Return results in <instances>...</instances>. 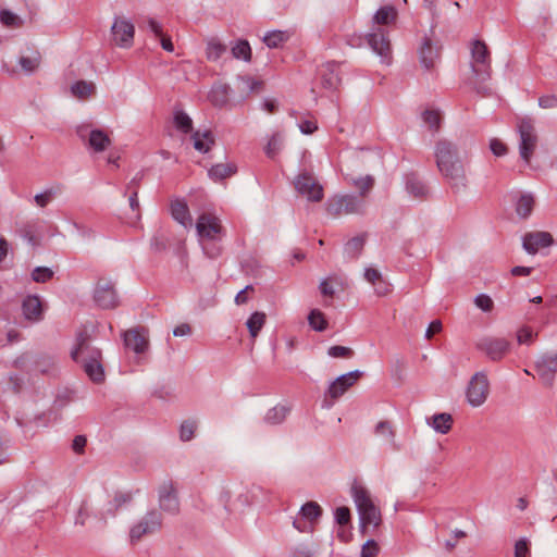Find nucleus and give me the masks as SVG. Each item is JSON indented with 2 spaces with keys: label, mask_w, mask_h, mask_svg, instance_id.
Instances as JSON below:
<instances>
[{
  "label": "nucleus",
  "mask_w": 557,
  "mask_h": 557,
  "mask_svg": "<svg viewBox=\"0 0 557 557\" xmlns=\"http://www.w3.org/2000/svg\"><path fill=\"white\" fill-rule=\"evenodd\" d=\"M282 144H283L282 137L278 134L273 135L270 138V140L265 147L267 156L270 158H273L277 153V151L281 149Z\"/></svg>",
  "instance_id": "obj_51"
},
{
  "label": "nucleus",
  "mask_w": 557,
  "mask_h": 557,
  "mask_svg": "<svg viewBox=\"0 0 557 557\" xmlns=\"http://www.w3.org/2000/svg\"><path fill=\"white\" fill-rule=\"evenodd\" d=\"M94 300L102 309L116 308L119 306V296L115 283L106 277L99 278L94 289Z\"/></svg>",
  "instance_id": "obj_9"
},
{
  "label": "nucleus",
  "mask_w": 557,
  "mask_h": 557,
  "mask_svg": "<svg viewBox=\"0 0 557 557\" xmlns=\"http://www.w3.org/2000/svg\"><path fill=\"white\" fill-rule=\"evenodd\" d=\"M237 168L234 163H219L209 170V176L213 181H222L234 175Z\"/></svg>",
  "instance_id": "obj_36"
},
{
  "label": "nucleus",
  "mask_w": 557,
  "mask_h": 557,
  "mask_svg": "<svg viewBox=\"0 0 557 557\" xmlns=\"http://www.w3.org/2000/svg\"><path fill=\"white\" fill-rule=\"evenodd\" d=\"M294 185L296 190L309 201L319 202L323 199V187L307 172L299 174Z\"/></svg>",
  "instance_id": "obj_11"
},
{
  "label": "nucleus",
  "mask_w": 557,
  "mask_h": 557,
  "mask_svg": "<svg viewBox=\"0 0 557 557\" xmlns=\"http://www.w3.org/2000/svg\"><path fill=\"white\" fill-rule=\"evenodd\" d=\"M345 180L348 184L359 190V198L366 197L373 188L374 178L371 175L356 177L351 174H346Z\"/></svg>",
  "instance_id": "obj_28"
},
{
  "label": "nucleus",
  "mask_w": 557,
  "mask_h": 557,
  "mask_svg": "<svg viewBox=\"0 0 557 557\" xmlns=\"http://www.w3.org/2000/svg\"><path fill=\"white\" fill-rule=\"evenodd\" d=\"M534 205L535 199L532 194H521L516 202V212L520 218L527 219L532 213Z\"/></svg>",
  "instance_id": "obj_33"
},
{
  "label": "nucleus",
  "mask_w": 557,
  "mask_h": 557,
  "mask_svg": "<svg viewBox=\"0 0 557 557\" xmlns=\"http://www.w3.org/2000/svg\"><path fill=\"white\" fill-rule=\"evenodd\" d=\"M374 434L388 443L393 450H399L400 446L396 443V431L389 421H380L373 430Z\"/></svg>",
  "instance_id": "obj_26"
},
{
  "label": "nucleus",
  "mask_w": 557,
  "mask_h": 557,
  "mask_svg": "<svg viewBox=\"0 0 557 557\" xmlns=\"http://www.w3.org/2000/svg\"><path fill=\"white\" fill-rule=\"evenodd\" d=\"M111 34L116 46L121 48H129L134 40V24L125 17H115L111 26Z\"/></svg>",
  "instance_id": "obj_12"
},
{
  "label": "nucleus",
  "mask_w": 557,
  "mask_h": 557,
  "mask_svg": "<svg viewBox=\"0 0 557 557\" xmlns=\"http://www.w3.org/2000/svg\"><path fill=\"white\" fill-rule=\"evenodd\" d=\"M368 45L371 49L383 59H388L391 55V42L388 33L382 27H372V30L367 36Z\"/></svg>",
  "instance_id": "obj_16"
},
{
  "label": "nucleus",
  "mask_w": 557,
  "mask_h": 557,
  "mask_svg": "<svg viewBox=\"0 0 557 557\" xmlns=\"http://www.w3.org/2000/svg\"><path fill=\"white\" fill-rule=\"evenodd\" d=\"M87 517H88L87 502H83L78 509L77 516L75 518V524L82 525V527L85 525Z\"/></svg>",
  "instance_id": "obj_60"
},
{
  "label": "nucleus",
  "mask_w": 557,
  "mask_h": 557,
  "mask_svg": "<svg viewBox=\"0 0 557 557\" xmlns=\"http://www.w3.org/2000/svg\"><path fill=\"white\" fill-rule=\"evenodd\" d=\"M170 209L171 214L175 221H177L184 227H191L193 219L188 206L184 200L175 199L171 201Z\"/></svg>",
  "instance_id": "obj_23"
},
{
  "label": "nucleus",
  "mask_w": 557,
  "mask_h": 557,
  "mask_svg": "<svg viewBox=\"0 0 557 557\" xmlns=\"http://www.w3.org/2000/svg\"><path fill=\"white\" fill-rule=\"evenodd\" d=\"M472 72L480 81H486L491 76V59L487 46L482 40H474L471 47Z\"/></svg>",
  "instance_id": "obj_6"
},
{
  "label": "nucleus",
  "mask_w": 557,
  "mask_h": 557,
  "mask_svg": "<svg viewBox=\"0 0 557 557\" xmlns=\"http://www.w3.org/2000/svg\"><path fill=\"white\" fill-rule=\"evenodd\" d=\"M321 85L327 90H336L341 84L339 66L335 62H326L319 69Z\"/></svg>",
  "instance_id": "obj_21"
},
{
  "label": "nucleus",
  "mask_w": 557,
  "mask_h": 557,
  "mask_svg": "<svg viewBox=\"0 0 557 557\" xmlns=\"http://www.w3.org/2000/svg\"><path fill=\"white\" fill-rule=\"evenodd\" d=\"M420 62L426 69L430 70L434 66L435 59L438 57V51L432 46L429 38H425L420 51Z\"/></svg>",
  "instance_id": "obj_31"
},
{
  "label": "nucleus",
  "mask_w": 557,
  "mask_h": 557,
  "mask_svg": "<svg viewBox=\"0 0 557 557\" xmlns=\"http://www.w3.org/2000/svg\"><path fill=\"white\" fill-rule=\"evenodd\" d=\"M0 22L9 28H20L23 25V20L10 10L0 11Z\"/></svg>",
  "instance_id": "obj_46"
},
{
  "label": "nucleus",
  "mask_w": 557,
  "mask_h": 557,
  "mask_svg": "<svg viewBox=\"0 0 557 557\" xmlns=\"http://www.w3.org/2000/svg\"><path fill=\"white\" fill-rule=\"evenodd\" d=\"M362 375V372L355 370L338 376L329 387L327 395L333 399L341 397L349 387H351Z\"/></svg>",
  "instance_id": "obj_19"
},
{
  "label": "nucleus",
  "mask_w": 557,
  "mask_h": 557,
  "mask_svg": "<svg viewBox=\"0 0 557 557\" xmlns=\"http://www.w3.org/2000/svg\"><path fill=\"white\" fill-rule=\"evenodd\" d=\"M54 191L51 189L45 190L41 194H37L34 197L36 205L40 208H45L53 198Z\"/></svg>",
  "instance_id": "obj_56"
},
{
  "label": "nucleus",
  "mask_w": 557,
  "mask_h": 557,
  "mask_svg": "<svg viewBox=\"0 0 557 557\" xmlns=\"http://www.w3.org/2000/svg\"><path fill=\"white\" fill-rule=\"evenodd\" d=\"M539 106L543 109H553L557 107V96L546 95L539 98Z\"/></svg>",
  "instance_id": "obj_59"
},
{
  "label": "nucleus",
  "mask_w": 557,
  "mask_h": 557,
  "mask_svg": "<svg viewBox=\"0 0 557 557\" xmlns=\"http://www.w3.org/2000/svg\"><path fill=\"white\" fill-rule=\"evenodd\" d=\"M101 356L102 354L100 349H92L90 355H87L84 358V370L90 380L96 383H100L104 380V371L100 362Z\"/></svg>",
  "instance_id": "obj_20"
},
{
  "label": "nucleus",
  "mask_w": 557,
  "mask_h": 557,
  "mask_svg": "<svg viewBox=\"0 0 557 557\" xmlns=\"http://www.w3.org/2000/svg\"><path fill=\"white\" fill-rule=\"evenodd\" d=\"M529 553L528 542L524 539L517 541L515 545V557H525Z\"/></svg>",
  "instance_id": "obj_61"
},
{
  "label": "nucleus",
  "mask_w": 557,
  "mask_h": 557,
  "mask_svg": "<svg viewBox=\"0 0 557 557\" xmlns=\"http://www.w3.org/2000/svg\"><path fill=\"white\" fill-rule=\"evenodd\" d=\"M265 319L267 315L264 312L256 311L247 320L246 325L252 338H256L258 336L259 332L265 324Z\"/></svg>",
  "instance_id": "obj_40"
},
{
  "label": "nucleus",
  "mask_w": 557,
  "mask_h": 557,
  "mask_svg": "<svg viewBox=\"0 0 557 557\" xmlns=\"http://www.w3.org/2000/svg\"><path fill=\"white\" fill-rule=\"evenodd\" d=\"M434 157L440 173L454 189L459 190L467 186L466 169L456 143L446 138L437 140L434 146Z\"/></svg>",
  "instance_id": "obj_1"
},
{
  "label": "nucleus",
  "mask_w": 557,
  "mask_h": 557,
  "mask_svg": "<svg viewBox=\"0 0 557 557\" xmlns=\"http://www.w3.org/2000/svg\"><path fill=\"white\" fill-rule=\"evenodd\" d=\"M123 339L125 347L132 349L137 355L146 352L149 348V332L144 326L125 331Z\"/></svg>",
  "instance_id": "obj_14"
},
{
  "label": "nucleus",
  "mask_w": 557,
  "mask_h": 557,
  "mask_svg": "<svg viewBox=\"0 0 557 557\" xmlns=\"http://www.w3.org/2000/svg\"><path fill=\"white\" fill-rule=\"evenodd\" d=\"M406 189L411 196L419 199L426 198L429 194L428 187L413 174L407 176Z\"/></svg>",
  "instance_id": "obj_34"
},
{
  "label": "nucleus",
  "mask_w": 557,
  "mask_h": 557,
  "mask_svg": "<svg viewBox=\"0 0 557 557\" xmlns=\"http://www.w3.org/2000/svg\"><path fill=\"white\" fill-rule=\"evenodd\" d=\"M351 494L358 509L361 532L368 533L369 528H377L382 522L381 511L371 499L370 493L361 485L355 484Z\"/></svg>",
  "instance_id": "obj_2"
},
{
  "label": "nucleus",
  "mask_w": 557,
  "mask_h": 557,
  "mask_svg": "<svg viewBox=\"0 0 557 557\" xmlns=\"http://www.w3.org/2000/svg\"><path fill=\"white\" fill-rule=\"evenodd\" d=\"M336 522L341 525L347 524L350 521V510L347 507H338L335 510Z\"/></svg>",
  "instance_id": "obj_58"
},
{
  "label": "nucleus",
  "mask_w": 557,
  "mask_h": 557,
  "mask_svg": "<svg viewBox=\"0 0 557 557\" xmlns=\"http://www.w3.org/2000/svg\"><path fill=\"white\" fill-rule=\"evenodd\" d=\"M288 39V35L282 30H273L264 35L263 42L269 48H278Z\"/></svg>",
  "instance_id": "obj_43"
},
{
  "label": "nucleus",
  "mask_w": 557,
  "mask_h": 557,
  "mask_svg": "<svg viewBox=\"0 0 557 557\" xmlns=\"http://www.w3.org/2000/svg\"><path fill=\"white\" fill-rule=\"evenodd\" d=\"M197 234L200 238L216 240L223 233V227L218 216L212 213H202L196 223Z\"/></svg>",
  "instance_id": "obj_13"
},
{
  "label": "nucleus",
  "mask_w": 557,
  "mask_h": 557,
  "mask_svg": "<svg viewBox=\"0 0 557 557\" xmlns=\"http://www.w3.org/2000/svg\"><path fill=\"white\" fill-rule=\"evenodd\" d=\"M76 133L82 140L88 137V146L96 152H102L111 145L110 137L101 129L88 132L86 125H81L77 127Z\"/></svg>",
  "instance_id": "obj_15"
},
{
  "label": "nucleus",
  "mask_w": 557,
  "mask_h": 557,
  "mask_svg": "<svg viewBox=\"0 0 557 557\" xmlns=\"http://www.w3.org/2000/svg\"><path fill=\"white\" fill-rule=\"evenodd\" d=\"M536 374L545 387H553L557 374V351L545 352L535 361Z\"/></svg>",
  "instance_id": "obj_10"
},
{
  "label": "nucleus",
  "mask_w": 557,
  "mask_h": 557,
  "mask_svg": "<svg viewBox=\"0 0 557 557\" xmlns=\"http://www.w3.org/2000/svg\"><path fill=\"white\" fill-rule=\"evenodd\" d=\"M230 86L226 84H215L209 92L210 102L216 108H223L228 102Z\"/></svg>",
  "instance_id": "obj_30"
},
{
  "label": "nucleus",
  "mask_w": 557,
  "mask_h": 557,
  "mask_svg": "<svg viewBox=\"0 0 557 557\" xmlns=\"http://www.w3.org/2000/svg\"><path fill=\"white\" fill-rule=\"evenodd\" d=\"M71 92L75 98L85 100L96 92V85L92 82L78 81L72 85Z\"/></svg>",
  "instance_id": "obj_37"
},
{
  "label": "nucleus",
  "mask_w": 557,
  "mask_h": 557,
  "mask_svg": "<svg viewBox=\"0 0 557 557\" xmlns=\"http://www.w3.org/2000/svg\"><path fill=\"white\" fill-rule=\"evenodd\" d=\"M92 349L97 348L91 346L89 335L86 332H82L76 337V345L71 351V357L74 361L84 363V358L90 355Z\"/></svg>",
  "instance_id": "obj_24"
},
{
  "label": "nucleus",
  "mask_w": 557,
  "mask_h": 557,
  "mask_svg": "<svg viewBox=\"0 0 557 557\" xmlns=\"http://www.w3.org/2000/svg\"><path fill=\"white\" fill-rule=\"evenodd\" d=\"M475 348L492 361L502 360L510 350V343L503 337L483 336L475 343Z\"/></svg>",
  "instance_id": "obj_8"
},
{
  "label": "nucleus",
  "mask_w": 557,
  "mask_h": 557,
  "mask_svg": "<svg viewBox=\"0 0 557 557\" xmlns=\"http://www.w3.org/2000/svg\"><path fill=\"white\" fill-rule=\"evenodd\" d=\"M262 87V82L256 81L250 76L238 77V88L242 92L249 95L252 91L259 90Z\"/></svg>",
  "instance_id": "obj_47"
},
{
  "label": "nucleus",
  "mask_w": 557,
  "mask_h": 557,
  "mask_svg": "<svg viewBox=\"0 0 557 557\" xmlns=\"http://www.w3.org/2000/svg\"><path fill=\"white\" fill-rule=\"evenodd\" d=\"M308 322L310 326L318 332H323L327 327V321L324 314L318 309L310 311Z\"/></svg>",
  "instance_id": "obj_44"
},
{
  "label": "nucleus",
  "mask_w": 557,
  "mask_h": 557,
  "mask_svg": "<svg viewBox=\"0 0 557 557\" xmlns=\"http://www.w3.org/2000/svg\"><path fill=\"white\" fill-rule=\"evenodd\" d=\"M300 515L307 519L309 523H302L295 519L293 527L299 532L312 533L314 530L313 522H315L322 515V508L315 502H308L300 508Z\"/></svg>",
  "instance_id": "obj_18"
},
{
  "label": "nucleus",
  "mask_w": 557,
  "mask_h": 557,
  "mask_svg": "<svg viewBox=\"0 0 557 557\" xmlns=\"http://www.w3.org/2000/svg\"><path fill=\"white\" fill-rule=\"evenodd\" d=\"M553 243L552 234L544 231L529 232L522 238V247L530 255H535L541 248L549 247Z\"/></svg>",
  "instance_id": "obj_17"
},
{
  "label": "nucleus",
  "mask_w": 557,
  "mask_h": 557,
  "mask_svg": "<svg viewBox=\"0 0 557 557\" xmlns=\"http://www.w3.org/2000/svg\"><path fill=\"white\" fill-rule=\"evenodd\" d=\"M22 310L25 319L29 321L42 319V306L38 296H27L23 300Z\"/></svg>",
  "instance_id": "obj_25"
},
{
  "label": "nucleus",
  "mask_w": 557,
  "mask_h": 557,
  "mask_svg": "<svg viewBox=\"0 0 557 557\" xmlns=\"http://www.w3.org/2000/svg\"><path fill=\"white\" fill-rule=\"evenodd\" d=\"M227 50V47L218 38L207 40L206 55L209 61H218Z\"/></svg>",
  "instance_id": "obj_38"
},
{
  "label": "nucleus",
  "mask_w": 557,
  "mask_h": 557,
  "mask_svg": "<svg viewBox=\"0 0 557 557\" xmlns=\"http://www.w3.org/2000/svg\"><path fill=\"white\" fill-rule=\"evenodd\" d=\"M490 149L496 157H503L508 152L507 146L498 138H492L490 140Z\"/></svg>",
  "instance_id": "obj_55"
},
{
  "label": "nucleus",
  "mask_w": 557,
  "mask_h": 557,
  "mask_svg": "<svg viewBox=\"0 0 557 557\" xmlns=\"http://www.w3.org/2000/svg\"><path fill=\"white\" fill-rule=\"evenodd\" d=\"M422 120L434 132H437L440 129L442 121L440 111L428 109L423 111Z\"/></svg>",
  "instance_id": "obj_48"
},
{
  "label": "nucleus",
  "mask_w": 557,
  "mask_h": 557,
  "mask_svg": "<svg viewBox=\"0 0 557 557\" xmlns=\"http://www.w3.org/2000/svg\"><path fill=\"white\" fill-rule=\"evenodd\" d=\"M53 276V271L46 267H37L32 272L33 281L37 283H46Z\"/></svg>",
  "instance_id": "obj_49"
},
{
  "label": "nucleus",
  "mask_w": 557,
  "mask_h": 557,
  "mask_svg": "<svg viewBox=\"0 0 557 557\" xmlns=\"http://www.w3.org/2000/svg\"><path fill=\"white\" fill-rule=\"evenodd\" d=\"M235 59H242L246 62L251 59V48L247 40H238L231 49Z\"/></svg>",
  "instance_id": "obj_42"
},
{
  "label": "nucleus",
  "mask_w": 557,
  "mask_h": 557,
  "mask_svg": "<svg viewBox=\"0 0 557 557\" xmlns=\"http://www.w3.org/2000/svg\"><path fill=\"white\" fill-rule=\"evenodd\" d=\"M364 278L375 285L379 281H381L382 278V275L381 273L376 270V269H373V268H367L364 270Z\"/></svg>",
  "instance_id": "obj_62"
},
{
  "label": "nucleus",
  "mask_w": 557,
  "mask_h": 557,
  "mask_svg": "<svg viewBox=\"0 0 557 557\" xmlns=\"http://www.w3.org/2000/svg\"><path fill=\"white\" fill-rule=\"evenodd\" d=\"M366 239L363 236H356L351 238L346 245H345V253L350 258H357L364 246Z\"/></svg>",
  "instance_id": "obj_45"
},
{
  "label": "nucleus",
  "mask_w": 557,
  "mask_h": 557,
  "mask_svg": "<svg viewBox=\"0 0 557 557\" xmlns=\"http://www.w3.org/2000/svg\"><path fill=\"white\" fill-rule=\"evenodd\" d=\"M442 331V322L440 320H434L430 323L429 327L426 329V332H425V337L428 339H431L432 336L435 334V333H438Z\"/></svg>",
  "instance_id": "obj_64"
},
{
  "label": "nucleus",
  "mask_w": 557,
  "mask_h": 557,
  "mask_svg": "<svg viewBox=\"0 0 557 557\" xmlns=\"http://www.w3.org/2000/svg\"><path fill=\"white\" fill-rule=\"evenodd\" d=\"M86 443H87V440L84 435H76L72 442V449L76 454H82V453H84Z\"/></svg>",
  "instance_id": "obj_63"
},
{
  "label": "nucleus",
  "mask_w": 557,
  "mask_h": 557,
  "mask_svg": "<svg viewBox=\"0 0 557 557\" xmlns=\"http://www.w3.org/2000/svg\"><path fill=\"white\" fill-rule=\"evenodd\" d=\"M379 553V545L374 540H368L361 549V557H375Z\"/></svg>",
  "instance_id": "obj_54"
},
{
  "label": "nucleus",
  "mask_w": 557,
  "mask_h": 557,
  "mask_svg": "<svg viewBox=\"0 0 557 557\" xmlns=\"http://www.w3.org/2000/svg\"><path fill=\"white\" fill-rule=\"evenodd\" d=\"M490 394V382L485 372L474 373L467 387L466 396L472 407L482 406Z\"/></svg>",
  "instance_id": "obj_7"
},
{
  "label": "nucleus",
  "mask_w": 557,
  "mask_h": 557,
  "mask_svg": "<svg viewBox=\"0 0 557 557\" xmlns=\"http://www.w3.org/2000/svg\"><path fill=\"white\" fill-rule=\"evenodd\" d=\"M289 411V407L285 405H277L267 411L264 422L270 425L281 424L286 419Z\"/></svg>",
  "instance_id": "obj_35"
},
{
  "label": "nucleus",
  "mask_w": 557,
  "mask_h": 557,
  "mask_svg": "<svg viewBox=\"0 0 557 557\" xmlns=\"http://www.w3.org/2000/svg\"><path fill=\"white\" fill-rule=\"evenodd\" d=\"M432 428L441 433L446 434L450 431L453 425V417L449 413H436L432 417V422L430 423Z\"/></svg>",
  "instance_id": "obj_39"
},
{
  "label": "nucleus",
  "mask_w": 557,
  "mask_h": 557,
  "mask_svg": "<svg viewBox=\"0 0 557 557\" xmlns=\"http://www.w3.org/2000/svg\"><path fill=\"white\" fill-rule=\"evenodd\" d=\"M354 354L352 349L344 346H332L329 348V355L333 358H348Z\"/></svg>",
  "instance_id": "obj_53"
},
{
  "label": "nucleus",
  "mask_w": 557,
  "mask_h": 557,
  "mask_svg": "<svg viewBox=\"0 0 557 557\" xmlns=\"http://www.w3.org/2000/svg\"><path fill=\"white\" fill-rule=\"evenodd\" d=\"M41 53L38 50H30L28 54L21 55L18 65L26 75H32L40 67Z\"/></svg>",
  "instance_id": "obj_27"
},
{
  "label": "nucleus",
  "mask_w": 557,
  "mask_h": 557,
  "mask_svg": "<svg viewBox=\"0 0 557 557\" xmlns=\"http://www.w3.org/2000/svg\"><path fill=\"white\" fill-rule=\"evenodd\" d=\"M517 129L520 136L519 154L525 163H530L539 143L534 121L529 116L520 117L517 122Z\"/></svg>",
  "instance_id": "obj_3"
},
{
  "label": "nucleus",
  "mask_w": 557,
  "mask_h": 557,
  "mask_svg": "<svg viewBox=\"0 0 557 557\" xmlns=\"http://www.w3.org/2000/svg\"><path fill=\"white\" fill-rule=\"evenodd\" d=\"M397 11L393 5L380 8L373 16V27L388 26L395 23Z\"/></svg>",
  "instance_id": "obj_29"
},
{
  "label": "nucleus",
  "mask_w": 557,
  "mask_h": 557,
  "mask_svg": "<svg viewBox=\"0 0 557 557\" xmlns=\"http://www.w3.org/2000/svg\"><path fill=\"white\" fill-rule=\"evenodd\" d=\"M159 503L162 510L176 513L178 511V499L172 482H165L159 490Z\"/></svg>",
  "instance_id": "obj_22"
},
{
  "label": "nucleus",
  "mask_w": 557,
  "mask_h": 557,
  "mask_svg": "<svg viewBox=\"0 0 557 557\" xmlns=\"http://www.w3.org/2000/svg\"><path fill=\"white\" fill-rule=\"evenodd\" d=\"M534 336L533 331L528 327L523 326L517 332V339L519 344H529L532 342Z\"/></svg>",
  "instance_id": "obj_57"
},
{
  "label": "nucleus",
  "mask_w": 557,
  "mask_h": 557,
  "mask_svg": "<svg viewBox=\"0 0 557 557\" xmlns=\"http://www.w3.org/2000/svg\"><path fill=\"white\" fill-rule=\"evenodd\" d=\"M191 140L194 148L202 153L208 152L214 145V137L210 131H205L203 133L200 131L195 132L191 136Z\"/></svg>",
  "instance_id": "obj_32"
},
{
  "label": "nucleus",
  "mask_w": 557,
  "mask_h": 557,
  "mask_svg": "<svg viewBox=\"0 0 557 557\" xmlns=\"http://www.w3.org/2000/svg\"><path fill=\"white\" fill-rule=\"evenodd\" d=\"M474 304L484 312H491L494 308L493 299L485 294H480L474 298Z\"/></svg>",
  "instance_id": "obj_52"
},
{
  "label": "nucleus",
  "mask_w": 557,
  "mask_h": 557,
  "mask_svg": "<svg viewBox=\"0 0 557 557\" xmlns=\"http://www.w3.org/2000/svg\"><path fill=\"white\" fill-rule=\"evenodd\" d=\"M174 125L176 129L181 131L182 133H189L193 129V121L189 117L187 113H185L182 110L176 109L174 111V117H173Z\"/></svg>",
  "instance_id": "obj_41"
},
{
  "label": "nucleus",
  "mask_w": 557,
  "mask_h": 557,
  "mask_svg": "<svg viewBox=\"0 0 557 557\" xmlns=\"http://www.w3.org/2000/svg\"><path fill=\"white\" fill-rule=\"evenodd\" d=\"M162 527V515L157 509L149 510L129 530L131 543L139 542L144 536L153 534Z\"/></svg>",
  "instance_id": "obj_5"
},
{
  "label": "nucleus",
  "mask_w": 557,
  "mask_h": 557,
  "mask_svg": "<svg viewBox=\"0 0 557 557\" xmlns=\"http://www.w3.org/2000/svg\"><path fill=\"white\" fill-rule=\"evenodd\" d=\"M197 429V422L194 420L184 421L181 425L180 436L182 441H190Z\"/></svg>",
  "instance_id": "obj_50"
},
{
  "label": "nucleus",
  "mask_w": 557,
  "mask_h": 557,
  "mask_svg": "<svg viewBox=\"0 0 557 557\" xmlns=\"http://www.w3.org/2000/svg\"><path fill=\"white\" fill-rule=\"evenodd\" d=\"M364 209V202L354 195H336L329 199L326 211L330 215L337 218L346 214H359Z\"/></svg>",
  "instance_id": "obj_4"
}]
</instances>
